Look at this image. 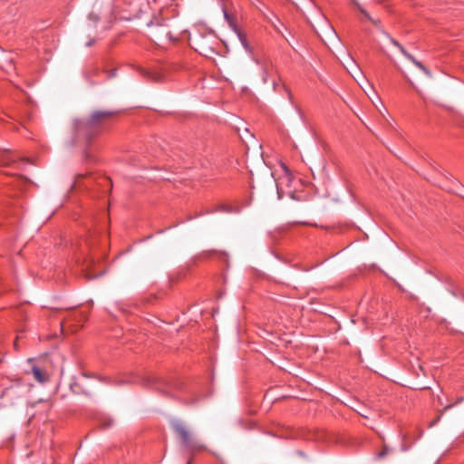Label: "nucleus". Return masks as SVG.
Listing matches in <instances>:
<instances>
[{
  "label": "nucleus",
  "mask_w": 464,
  "mask_h": 464,
  "mask_svg": "<svg viewBox=\"0 0 464 464\" xmlns=\"http://www.w3.org/2000/svg\"><path fill=\"white\" fill-rule=\"evenodd\" d=\"M410 448V446L406 445V435H403V438H402V444H401V450L402 451H406L408 450Z\"/></svg>",
  "instance_id": "17"
},
{
  "label": "nucleus",
  "mask_w": 464,
  "mask_h": 464,
  "mask_svg": "<svg viewBox=\"0 0 464 464\" xmlns=\"http://www.w3.org/2000/svg\"><path fill=\"white\" fill-rule=\"evenodd\" d=\"M151 34L155 38L156 42H163L165 39L169 41L173 40L171 32L166 26L163 25H156L155 27H153Z\"/></svg>",
  "instance_id": "3"
},
{
  "label": "nucleus",
  "mask_w": 464,
  "mask_h": 464,
  "mask_svg": "<svg viewBox=\"0 0 464 464\" xmlns=\"http://www.w3.org/2000/svg\"><path fill=\"white\" fill-rule=\"evenodd\" d=\"M438 401H439V403L442 405V401L440 400V398H438Z\"/></svg>",
  "instance_id": "25"
},
{
  "label": "nucleus",
  "mask_w": 464,
  "mask_h": 464,
  "mask_svg": "<svg viewBox=\"0 0 464 464\" xmlns=\"http://www.w3.org/2000/svg\"><path fill=\"white\" fill-rule=\"evenodd\" d=\"M130 381H116L114 383L117 384V385H121V384H123V383H127L129 382Z\"/></svg>",
  "instance_id": "20"
},
{
  "label": "nucleus",
  "mask_w": 464,
  "mask_h": 464,
  "mask_svg": "<svg viewBox=\"0 0 464 464\" xmlns=\"http://www.w3.org/2000/svg\"><path fill=\"white\" fill-rule=\"evenodd\" d=\"M85 154H86V158H90V154L88 151H86Z\"/></svg>",
  "instance_id": "24"
},
{
  "label": "nucleus",
  "mask_w": 464,
  "mask_h": 464,
  "mask_svg": "<svg viewBox=\"0 0 464 464\" xmlns=\"http://www.w3.org/2000/svg\"><path fill=\"white\" fill-rule=\"evenodd\" d=\"M353 5L359 10V12L363 15V20L369 21L372 23L374 25H378L380 24L379 19L372 18L369 13L355 0H352Z\"/></svg>",
  "instance_id": "4"
},
{
  "label": "nucleus",
  "mask_w": 464,
  "mask_h": 464,
  "mask_svg": "<svg viewBox=\"0 0 464 464\" xmlns=\"http://www.w3.org/2000/svg\"><path fill=\"white\" fill-rule=\"evenodd\" d=\"M174 432L179 436L182 446L187 448L190 453L199 452L206 450V446L201 443L185 424L179 420L171 423Z\"/></svg>",
  "instance_id": "2"
},
{
  "label": "nucleus",
  "mask_w": 464,
  "mask_h": 464,
  "mask_svg": "<svg viewBox=\"0 0 464 464\" xmlns=\"http://www.w3.org/2000/svg\"><path fill=\"white\" fill-rule=\"evenodd\" d=\"M387 36H388V38L390 39L391 43H392L394 46H396L397 48H399V46L401 45V44H400L397 40H395V39H393L392 37L389 36L388 34H387Z\"/></svg>",
  "instance_id": "18"
},
{
  "label": "nucleus",
  "mask_w": 464,
  "mask_h": 464,
  "mask_svg": "<svg viewBox=\"0 0 464 464\" xmlns=\"http://www.w3.org/2000/svg\"><path fill=\"white\" fill-rule=\"evenodd\" d=\"M192 459H189L187 464H191Z\"/></svg>",
  "instance_id": "28"
},
{
  "label": "nucleus",
  "mask_w": 464,
  "mask_h": 464,
  "mask_svg": "<svg viewBox=\"0 0 464 464\" xmlns=\"http://www.w3.org/2000/svg\"><path fill=\"white\" fill-rule=\"evenodd\" d=\"M92 44V42H89L87 45H88V46H91Z\"/></svg>",
  "instance_id": "27"
},
{
  "label": "nucleus",
  "mask_w": 464,
  "mask_h": 464,
  "mask_svg": "<svg viewBox=\"0 0 464 464\" xmlns=\"http://www.w3.org/2000/svg\"><path fill=\"white\" fill-rule=\"evenodd\" d=\"M263 82L266 83L268 81V72L266 67L263 68V75H262Z\"/></svg>",
  "instance_id": "16"
},
{
  "label": "nucleus",
  "mask_w": 464,
  "mask_h": 464,
  "mask_svg": "<svg viewBox=\"0 0 464 464\" xmlns=\"http://www.w3.org/2000/svg\"><path fill=\"white\" fill-rule=\"evenodd\" d=\"M12 157L9 152L0 153V164L3 166L9 165L12 162Z\"/></svg>",
  "instance_id": "10"
},
{
  "label": "nucleus",
  "mask_w": 464,
  "mask_h": 464,
  "mask_svg": "<svg viewBox=\"0 0 464 464\" xmlns=\"http://www.w3.org/2000/svg\"><path fill=\"white\" fill-rule=\"evenodd\" d=\"M390 452V448L386 445L383 446L382 450L377 453L376 457L378 459H383L384 457H386L388 455V453Z\"/></svg>",
  "instance_id": "14"
},
{
  "label": "nucleus",
  "mask_w": 464,
  "mask_h": 464,
  "mask_svg": "<svg viewBox=\"0 0 464 464\" xmlns=\"http://www.w3.org/2000/svg\"><path fill=\"white\" fill-rule=\"evenodd\" d=\"M141 382L145 386H152L156 389H159L160 380L156 376L150 375V376L144 377L141 379Z\"/></svg>",
  "instance_id": "6"
},
{
  "label": "nucleus",
  "mask_w": 464,
  "mask_h": 464,
  "mask_svg": "<svg viewBox=\"0 0 464 464\" xmlns=\"http://www.w3.org/2000/svg\"><path fill=\"white\" fill-rule=\"evenodd\" d=\"M232 25H233L234 32L237 34V35L239 38L240 42L242 43V44L245 47H246V36L242 34V32L235 24H232Z\"/></svg>",
  "instance_id": "12"
},
{
  "label": "nucleus",
  "mask_w": 464,
  "mask_h": 464,
  "mask_svg": "<svg viewBox=\"0 0 464 464\" xmlns=\"http://www.w3.org/2000/svg\"><path fill=\"white\" fill-rule=\"evenodd\" d=\"M458 195L464 198V187H460L459 191H456Z\"/></svg>",
  "instance_id": "19"
},
{
  "label": "nucleus",
  "mask_w": 464,
  "mask_h": 464,
  "mask_svg": "<svg viewBox=\"0 0 464 464\" xmlns=\"http://www.w3.org/2000/svg\"><path fill=\"white\" fill-rule=\"evenodd\" d=\"M225 17L228 19V14L227 13H225Z\"/></svg>",
  "instance_id": "26"
},
{
  "label": "nucleus",
  "mask_w": 464,
  "mask_h": 464,
  "mask_svg": "<svg viewBox=\"0 0 464 464\" xmlns=\"http://www.w3.org/2000/svg\"><path fill=\"white\" fill-rule=\"evenodd\" d=\"M463 401H464V396H459V397L457 398V400H456V401H455V402L447 404V405L443 408V410H442V411H441V413H440V414H442V413H443V412H445L446 411H448V410L451 409V408H452V407H454L455 405L459 404V403H461V402H463ZM440 416H441V415H440V416L438 417V419H437V420H435L433 421V423H432V424H434L435 422H437V421L440 420Z\"/></svg>",
  "instance_id": "8"
},
{
  "label": "nucleus",
  "mask_w": 464,
  "mask_h": 464,
  "mask_svg": "<svg viewBox=\"0 0 464 464\" xmlns=\"http://www.w3.org/2000/svg\"><path fill=\"white\" fill-rule=\"evenodd\" d=\"M297 226H298V224H297V223H294V224H292L291 227L295 228V227H296Z\"/></svg>",
  "instance_id": "22"
},
{
  "label": "nucleus",
  "mask_w": 464,
  "mask_h": 464,
  "mask_svg": "<svg viewBox=\"0 0 464 464\" xmlns=\"http://www.w3.org/2000/svg\"><path fill=\"white\" fill-rule=\"evenodd\" d=\"M116 114L114 111H94L89 119L74 120L72 123V145L77 144L82 139L89 141L90 139L98 133L101 127Z\"/></svg>",
  "instance_id": "1"
},
{
  "label": "nucleus",
  "mask_w": 464,
  "mask_h": 464,
  "mask_svg": "<svg viewBox=\"0 0 464 464\" xmlns=\"http://www.w3.org/2000/svg\"><path fill=\"white\" fill-rule=\"evenodd\" d=\"M413 64L418 67L420 70H421L428 77H431L432 74L430 71L425 67L420 61L416 60L414 61Z\"/></svg>",
  "instance_id": "11"
},
{
  "label": "nucleus",
  "mask_w": 464,
  "mask_h": 464,
  "mask_svg": "<svg viewBox=\"0 0 464 464\" xmlns=\"http://www.w3.org/2000/svg\"><path fill=\"white\" fill-rule=\"evenodd\" d=\"M277 86H278V84H277L276 82H273V89H274L275 91L276 90V87H277Z\"/></svg>",
  "instance_id": "21"
},
{
  "label": "nucleus",
  "mask_w": 464,
  "mask_h": 464,
  "mask_svg": "<svg viewBox=\"0 0 464 464\" xmlns=\"http://www.w3.org/2000/svg\"><path fill=\"white\" fill-rule=\"evenodd\" d=\"M216 211H221L226 213H239L240 208L237 206H232L229 204H219L217 206Z\"/></svg>",
  "instance_id": "5"
},
{
  "label": "nucleus",
  "mask_w": 464,
  "mask_h": 464,
  "mask_svg": "<svg viewBox=\"0 0 464 464\" xmlns=\"http://www.w3.org/2000/svg\"><path fill=\"white\" fill-rule=\"evenodd\" d=\"M32 372L34 379L39 382H44L47 380L45 373L37 366L32 368Z\"/></svg>",
  "instance_id": "7"
},
{
  "label": "nucleus",
  "mask_w": 464,
  "mask_h": 464,
  "mask_svg": "<svg viewBox=\"0 0 464 464\" xmlns=\"http://www.w3.org/2000/svg\"><path fill=\"white\" fill-rule=\"evenodd\" d=\"M74 316H75V319H77V320L79 318V323L83 322L87 319V314L83 312H79L76 314H74Z\"/></svg>",
  "instance_id": "15"
},
{
  "label": "nucleus",
  "mask_w": 464,
  "mask_h": 464,
  "mask_svg": "<svg viewBox=\"0 0 464 464\" xmlns=\"http://www.w3.org/2000/svg\"><path fill=\"white\" fill-rule=\"evenodd\" d=\"M398 49L412 63H414V61H416V59L411 53H409L401 44L399 46Z\"/></svg>",
  "instance_id": "13"
},
{
  "label": "nucleus",
  "mask_w": 464,
  "mask_h": 464,
  "mask_svg": "<svg viewBox=\"0 0 464 464\" xmlns=\"http://www.w3.org/2000/svg\"><path fill=\"white\" fill-rule=\"evenodd\" d=\"M20 388V385L18 383L10 385L9 387L5 388L3 392V395L10 396L14 394H17V390Z\"/></svg>",
  "instance_id": "9"
},
{
  "label": "nucleus",
  "mask_w": 464,
  "mask_h": 464,
  "mask_svg": "<svg viewBox=\"0 0 464 464\" xmlns=\"http://www.w3.org/2000/svg\"><path fill=\"white\" fill-rule=\"evenodd\" d=\"M284 89L290 95L289 90L285 86H284Z\"/></svg>",
  "instance_id": "23"
}]
</instances>
